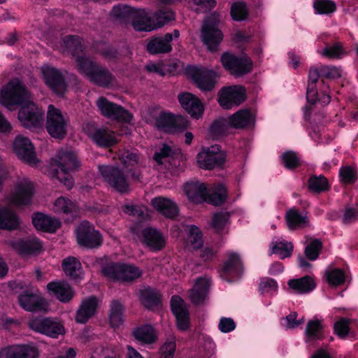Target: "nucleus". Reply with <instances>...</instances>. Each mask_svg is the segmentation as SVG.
Listing matches in <instances>:
<instances>
[{
	"mask_svg": "<svg viewBox=\"0 0 358 358\" xmlns=\"http://www.w3.org/2000/svg\"><path fill=\"white\" fill-rule=\"evenodd\" d=\"M155 126L159 131L174 134L185 130L187 127V122L171 113L162 111L155 119Z\"/></svg>",
	"mask_w": 358,
	"mask_h": 358,
	"instance_id": "6ab92c4d",
	"label": "nucleus"
},
{
	"mask_svg": "<svg viewBox=\"0 0 358 358\" xmlns=\"http://www.w3.org/2000/svg\"><path fill=\"white\" fill-rule=\"evenodd\" d=\"M220 62L224 69L235 77L248 74L253 69V62L250 57H238L229 52L221 55Z\"/></svg>",
	"mask_w": 358,
	"mask_h": 358,
	"instance_id": "9d476101",
	"label": "nucleus"
},
{
	"mask_svg": "<svg viewBox=\"0 0 358 358\" xmlns=\"http://www.w3.org/2000/svg\"><path fill=\"white\" fill-rule=\"evenodd\" d=\"M199 168L212 170L222 166L226 161V155L220 145H213L210 147H202L196 156Z\"/></svg>",
	"mask_w": 358,
	"mask_h": 358,
	"instance_id": "9b49d317",
	"label": "nucleus"
},
{
	"mask_svg": "<svg viewBox=\"0 0 358 358\" xmlns=\"http://www.w3.org/2000/svg\"><path fill=\"white\" fill-rule=\"evenodd\" d=\"M230 216L231 214L228 211H220L215 213L213 216L212 227L217 231H222L229 221Z\"/></svg>",
	"mask_w": 358,
	"mask_h": 358,
	"instance_id": "69168bd1",
	"label": "nucleus"
},
{
	"mask_svg": "<svg viewBox=\"0 0 358 358\" xmlns=\"http://www.w3.org/2000/svg\"><path fill=\"white\" fill-rule=\"evenodd\" d=\"M316 86L313 87V90H309L310 79L308 78V83L306 90L307 103L303 108V117L306 121H309L312 113V106L316 103H320L322 106L329 104L331 97L330 95V86L327 81L321 78H317Z\"/></svg>",
	"mask_w": 358,
	"mask_h": 358,
	"instance_id": "20e7f679",
	"label": "nucleus"
},
{
	"mask_svg": "<svg viewBox=\"0 0 358 358\" xmlns=\"http://www.w3.org/2000/svg\"><path fill=\"white\" fill-rule=\"evenodd\" d=\"M231 128L236 129H246L255 124V117L250 108H242L228 117Z\"/></svg>",
	"mask_w": 358,
	"mask_h": 358,
	"instance_id": "473e14b6",
	"label": "nucleus"
},
{
	"mask_svg": "<svg viewBox=\"0 0 358 358\" xmlns=\"http://www.w3.org/2000/svg\"><path fill=\"white\" fill-rule=\"evenodd\" d=\"M50 174L57 178L69 189L74 185L72 172L77 171L80 162L75 152L69 149H61L58 151L56 159L51 160Z\"/></svg>",
	"mask_w": 358,
	"mask_h": 358,
	"instance_id": "f257e3e1",
	"label": "nucleus"
},
{
	"mask_svg": "<svg viewBox=\"0 0 358 358\" xmlns=\"http://www.w3.org/2000/svg\"><path fill=\"white\" fill-rule=\"evenodd\" d=\"M339 177L342 183L353 185L357 180L356 169L351 166H343L339 170Z\"/></svg>",
	"mask_w": 358,
	"mask_h": 358,
	"instance_id": "e2e57ef3",
	"label": "nucleus"
},
{
	"mask_svg": "<svg viewBox=\"0 0 358 358\" xmlns=\"http://www.w3.org/2000/svg\"><path fill=\"white\" fill-rule=\"evenodd\" d=\"M227 197V191L222 184H218L212 193L208 190L206 203L213 206H219L225 202Z\"/></svg>",
	"mask_w": 358,
	"mask_h": 358,
	"instance_id": "864d4df0",
	"label": "nucleus"
},
{
	"mask_svg": "<svg viewBox=\"0 0 358 358\" xmlns=\"http://www.w3.org/2000/svg\"><path fill=\"white\" fill-rule=\"evenodd\" d=\"M78 244L86 249H97L103 244V236L89 221L80 222L75 230Z\"/></svg>",
	"mask_w": 358,
	"mask_h": 358,
	"instance_id": "6e6552de",
	"label": "nucleus"
},
{
	"mask_svg": "<svg viewBox=\"0 0 358 358\" xmlns=\"http://www.w3.org/2000/svg\"><path fill=\"white\" fill-rule=\"evenodd\" d=\"M247 99L245 87L241 85H231L223 87L218 93V103L224 109H231L238 106Z\"/></svg>",
	"mask_w": 358,
	"mask_h": 358,
	"instance_id": "2eb2a0df",
	"label": "nucleus"
},
{
	"mask_svg": "<svg viewBox=\"0 0 358 358\" xmlns=\"http://www.w3.org/2000/svg\"><path fill=\"white\" fill-rule=\"evenodd\" d=\"M32 224L38 230L47 233H55L60 227L61 222L55 217L41 212H35L31 216Z\"/></svg>",
	"mask_w": 358,
	"mask_h": 358,
	"instance_id": "c85d7f7f",
	"label": "nucleus"
},
{
	"mask_svg": "<svg viewBox=\"0 0 358 358\" xmlns=\"http://www.w3.org/2000/svg\"><path fill=\"white\" fill-rule=\"evenodd\" d=\"M132 234L138 236L141 242L152 252L162 250L166 245V239L158 229L147 227L140 230L138 226L131 227Z\"/></svg>",
	"mask_w": 358,
	"mask_h": 358,
	"instance_id": "ddd939ff",
	"label": "nucleus"
},
{
	"mask_svg": "<svg viewBox=\"0 0 358 358\" xmlns=\"http://www.w3.org/2000/svg\"><path fill=\"white\" fill-rule=\"evenodd\" d=\"M99 306L96 296H90L83 299L76 311V321L79 324H85L96 313Z\"/></svg>",
	"mask_w": 358,
	"mask_h": 358,
	"instance_id": "bb28decb",
	"label": "nucleus"
},
{
	"mask_svg": "<svg viewBox=\"0 0 358 358\" xmlns=\"http://www.w3.org/2000/svg\"><path fill=\"white\" fill-rule=\"evenodd\" d=\"M305 334L308 341L322 340L324 338V326L319 320L308 322Z\"/></svg>",
	"mask_w": 358,
	"mask_h": 358,
	"instance_id": "3c124183",
	"label": "nucleus"
},
{
	"mask_svg": "<svg viewBox=\"0 0 358 358\" xmlns=\"http://www.w3.org/2000/svg\"><path fill=\"white\" fill-rule=\"evenodd\" d=\"M308 77L310 79V90L316 86L317 78H321L329 83L332 80L341 77V70L334 66L319 65L313 66L309 70Z\"/></svg>",
	"mask_w": 358,
	"mask_h": 358,
	"instance_id": "b1692460",
	"label": "nucleus"
},
{
	"mask_svg": "<svg viewBox=\"0 0 358 358\" xmlns=\"http://www.w3.org/2000/svg\"><path fill=\"white\" fill-rule=\"evenodd\" d=\"M341 222L344 225H351L358 222V208L345 206L343 210Z\"/></svg>",
	"mask_w": 358,
	"mask_h": 358,
	"instance_id": "0e129e2a",
	"label": "nucleus"
},
{
	"mask_svg": "<svg viewBox=\"0 0 358 358\" xmlns=\"http://www.w3.org/2000/svg\"><path fill=\"white\" fill-rule=\"evenodd\" d=\"M61 46L71 54L74 59L75 67L76 68V61L80 57H89L85 54V45L83 39L77 35H66L62 38Z\"/></svg>",
	"mask_w": 358,
	"mask_h": 358,
	"instance_id": "cd10ccee",
	"label": "nucleus"
},
{
	"mask_svg": "<svg viewBox=\"0 0 358 358\" xmlns=\"http://www.w3.org/2000/svg\"><path fill=\"white\" fill-rule=\"evenodd\" d=\"M182 108L194 119L201 118L204 112V106L198 96L190 92H182L178 96Z\"/></svg>",
	"mask_w": 358,
	"mask_h": 358,
	"instance_id": "5701e85b",
	"label": "nucleus"
},
{
	"mask_svg": "<svg viewBox=\"0 0 358 358\" xmlns=\"http://www.w3.org/2000/svg\"><path fill=\"white\" fill-rule=\"evenodd\" d=\"M17 117L24 127L27 129L36 128L41 125L44 113L31 103L26 106H22L19 110Z\"/></svg>",
	"mask_w": 358,
	"mask_h": 358,
	"instance_id": "aec40b11",
	"label": "nucleus"
},
{
	"mask_svg": "<svg viewBox=\"0 0 358 358\" xmlns=\"http://www.w3.org/2000/svg\"><path fill=\"white\" fill-rule=\"evenodd\" d=\"M170 306L171 310L174 316L189 312L184 300L178 295L172 296Z\"/></svg>",
	"mask_w": 358,
	"mask_h": 358,
	"instance_id": "338daca9",
	"label": "nucleus"
},
{
	"mask_svg": "<svg viewBox=\"0 0 358 358\" xmlns=\"http://www.w3.org/2000/svg\"><path fill=\"white\" fill-rule=\"evenodd\" d=\"M101 272L113 281L133 282L142 275L141 269L134 264L113 262L103 266Z\"/></svg>",
	"mask_w": 358,
	"mask_h": 358,
	"instance_id": "423d86ee",
	"label": "nucleus"
},
{
	"mask_svg": "<svg viewBox=\"0 0 358 358\" xmlns=\"http://www.w3.org/2000/svg\"><path fill=\"white\" fill-rule=\"evenodd\" d=\"M136 31L150 32L155 30L152 16L145 9H136L130 22Z\"/></svg>",
	"mask_w": 358,
	"mask_h": 358,
	"instance_id": "58836bf2",
	"label": "nucleus"
},
{
	"mask_svg": "<svg viewBox=\"0 0 358 358\" xmlns=\"http://www.w3.org/2000/svg\"><path fill=\"white\" fill-rule=\"evenodd\" d=\"M29 98L27 87L18 78L10 80L0 92V102L6 107L21 106Z\"/></svg>",
	"mask_w": 358,
	"mask_h": 358,
	"instance_id": "39448f33",
	"label": "nucleus"
},
{
	"mask_svg": "<svg viewBox=\"0 0 358 358\" xmlns=\"http://www.w3.org/2000/svg\"><path fill=\"white\" fill-rule=\"evenodd\" d=\"M287 285L294 293L303 294L311 292L315 289L316 284L309 275H305L300 278L289 280Z\"/></svg>",
	"mask_w": 358,
	"mask_h": 358,
	"instance_id": "c03bdc74",
	"label": "nucleus"
},
{
	"mask_svg": "<svg viewBox=\"0 0 358 358\" xmlns=\"http://www.w3.org/2000/svg\"><path fill=\"white\" fill-rule=\"evenodd\" d=\"M124 305L119 300H113L110 305L109 321L113 328L119 327L123 323Z\"/></svg>",
	"mask_w": 358,
	"mask_h": 358,
	"instance_id": "09e8293b",
	"label": "nucleus"
},
{
	"mask_svg": "<svg viewBox=\"0 0 358 358\" xmlns=\"http://www.w3.org/2000/svg\"><path fill=\"white\" fill-rule=\"evenodd\" d=\"M151 205L165 217L174 219L179 213V208L176 202L164 196H157L152 199Z\"/></svg>",
	"mask_w": 358,
	"mask_h": 358,
	"instance_id": "2f4dec72",
	"label": "nucleus"
},
{
	"mask_svg": "<svg viewBox=\"0 0 358 358\" xmlns=\"http://www.w3.org/2000/svg\"><path fill=\"white\" fill-rule=\"evenodd\" d=\"M322 248V242L320 239L313 238L307 243L304 250V255L308 260L315 261L319 257Z\"/></svg>",
	"mask_w": 358,
	"mask_h": 358,
	"instance_id": "bf43d9fd",
	"label": "nucleus"
},
{
	"mask_svg": "<svg viewBox=\"0 0 358 358\" xmlns=\"http://www.w3.org/2000/svg\"><path fill=\"white\" fill-rule=\"evenodd\" d=\"M94 52L106 59H115L117 57V50L105 41H94L92 45Z\"/></svg>",
	"mask_w": 358,
	"mask_h": 358,
	"instance_id": "49530a36",
	"label": "nucleus"
},
{
	"mask_svg": "<svg viewBox=\"0 0 358 358\" xmlns=\"http://www.w3.org/2000/svg\"><path fill=\"white\" fill-rule=\"evenodd\" d=\"M62 268L65 274L71 279H80L82 265L80 262L74 257H68L62 261Z\"/></svg>",
	"mask_w": 358,
	"mask_h": 358,
	"instance_id": "a18cd8bd",
	"label": "nucleus"
},
{
	"mask_svg": "<svg viewBox=\"0 0 358 358\" xmlns=\"http://www.w3.org/2000/svg\"><path fill=\"white\" fill-rule=\"evenodd\" d=\"M19 216L10 208L0 205V229L14 231L20 226Z\"/></svg>",
	"mask_w": 358,
	"mask_h": 358,
	"instance_id": "4c0bfd02",
	"label": "nucleus"
},
{
	"mask_svg": "<svg viewBox=\"0 0 358 358\" xmlns=\"http://www.w3.org/2000/svg\"><path fill=\"white\" fill-rule=\"evenodd\" d=\"M20 306L29 312L42 311L45 308V301L39 293L29 290L23 291L18 296Z\"/></svg>",
	"mask_w": 358,
	"mask_h": 358,
	"instance_id": "a878e982",
	"label": "nucleus"
},
{
	"mask_svg": "<svg viewBox=\"0 0 358 358\" xmlns=\"http://www.w3.org/2000/svg\"><path fill=\"white\" fill-rule=\"evenodd\" d=\"M145 50L151 55H164L173 50L172 37L170 33L155 35L146 41Z\"/></svg>",
	"mask_w": 358,
	"mask_h": 358,
	"instance_id": "412c9836",
	"label": "nucleus"
},
{
	"mask_svg": "<svg viewBox=\"0 0 358 358\" xmlns=\"http://www.w3.org/2000/svg\"><path fill=\"white\" fill-rule=\"evenodd\" d=\"M230 126L229 124L228 119L220 117L215 119L210 124L209 132L214 138H219L226 136Z\"/></svg>",
	"mask_w": 358,
	"mask_h": 358,
	"instance_id": "6e6d98bb",
	"label": "nucleus"
},
{
	"mask_svg": "<svg viewBox=\"0 0 358 358\" xmlns=\"http://www.w3.org/2000/svg\"><path fill=\"white\" fill-rule=\"evenodd\" d=\"M132 336L141 344H152L157 340L155 329L149 324L134 328Z\"/></svg>",
	"mask_w": 358,
	"mask_h": 358,
	"instance_id": "37998d69",
	"label": "nucleus"
},
{
	"mask_svg": "<svg viewBox=\"0 0 358 358\" xmlns=\"http://www.w3.org/2000/svg\"><path fill=\"white\" fill-rule=\"evenodd\" d=\"M176 349L174 337L169 338L160 348V358H173Z\"/></svg>",
	"mask_w": 358,
	"mask_h": 358,
	"instance_id": "774afa93",
	"label": "nucleus"
},
{
	"mask_svg": "<svg viewBox=\"0 0 358 358\" xmlns=\"http://www.w3.org/2000/svg\"><path fill=\"white\" fill-rule=\"evenodd\" d=\"M210 280L206 278L197 279L189 296L194 306H201L204 303L209 292Z\"/></svg>",
	"mask_w": 358,
	"mask_h": 358,
	"instance_id": "e433bc0d",
	"label": "nucleus"
},
{
	"mask_svg": "<svg viewBox=\"0 0 358 358\" xmlns=\"http://www.w3.org/2000/svg\"><path fill=\"white\" fill-rule=\"evenodd\" d=\"M152 25L155 30L164 27L175 20L176 15L173 11L169 9H159L152 14Z\"/></svg>",
	"mask_w": 358,
	"mask_h": 358,
	"instance_id": "de8ad7c7",
	"label": "nucleus"
},
{
	"mask_svg": "<svg viewBox=\"0 0 358 358\" xmlns=\"http://www.w3.org/2000/svg\"><path fill=\"white\" fill-rule=\"evenodd\" d=\"M220 276L227 282L240 278L243 273V266L240 255L236 252L228 253L227 259L219 269Z\"/></svg>",
	"mask_w": 358,
	"mask_h": 358,
	"instance_id": "f3484780",
	"label": "nucleus"
},
{
	"mask_svg": "<svg viewBox=\"0 0 358 358\" xmlns=\"http://www.w3.org/2000/svg\"><path fill=\"white\" fill-rule=\"evenodd\" d=\"M136 8L127 5L118 4L113 7L110 15L124 23H130Z\"/></svg>",
	"mask_w": 358,
	"mask_h": 358,
	"instance_id": "8fccbe9b",
	"label": "nucleus"
},
{
	"mask_svg": "<svg viewBox=\"0 0 358 358\" xmlns=\"http://www.w3.org/2000/svg\"><path fill=\"white\" fill-rule=\"evenodd\" d=\"M138 159V155L136 153L129 150L124 151L120 156V160L122 164L126 169L127 173L130 174L131 178L135 181L139 180L141 176L139 170L136 166Z\"/></svg>",
	"mask_w": 358,
	"mask_h": 358,
	"instance_id": "79ce46f5",
	"label": "nucleus"
},
{
	"mask_svg": "<svg viewBox=\"0 0 358 358\" xmlns=\"http://www.w3.org/2000/svg\"><path fill=\"white\" fill-rule=\"evenodd\" d=\"M13 151L17 158L30 165L38 162L35 147L31 140L22 135H17L13 143Z\"/></svg>",
	"mask_w": 358,
	"mask_h": 358,
	"instance_id": "a211bd4d",
	"label": "nucleus"
},
{
	"mask_svg": "<svg viewBox=\"0 0 358 358\" xmlns=\"http://www.w3.org/2000/svg\"><path fill=\"white\" fill-rule=\"evenodd\" d=\"M139 301L147 310L154 311L162 305V296L160 292L151 287L140 290Z\"/></svg>",
	"mask_w": 358,
	"mask_h": 358,
	"instance_id": "c756f323",
	"label": "nucleus"
},
{
	"mask_svg": "<svg viewBox=\"0 0 358 358\" xmlns=\"http://www.w3.org/2000/svg\"><path fill=\"white\" fill-rule=\"evenodd\" d=\"M77 71L91 83L108 88L115 80V76L104 65L90 57H80L76 61Z\"/></svg>",
	"mask_w": 358,
	"mask_h": 358,
	"instance_id": "f03ea898",
	"label": "nucleus"
},
{
	"mask_svg": "<svg viewBox=\"0 0 358 358\" xmlns=\"http://www.w3.org/2000/svg\"><path fill=\"white\" fill-rule=\"evenodd\" d=\"M310 192L320 194L330 189L328 180L323 175L319 176L311 175L307 182Z\"/></svg>",
	"mask_w": 358,
	"mask_h": 358,
	"instance_id": "603ef678",
	"label": "nucleus"
},
{
	"mask_svg": "<svg viewBox=\"0 0 358 358\" xmlns=\"http://www.w3.org/2000/svg\"><path fill=\"white\" fill-rule=\"evenodd\" d=\"M285 221L289 230L302 229L310 227V221L306 215H303L300 211L292 208L285 214Z\"/></svg>",
	"mask_w": 358,
	"mask_h": 358,
	"instance_id": "a19ab883",
	"label": "nucleus"
},
{
	"mask_svg": "<svg viewBox=\"0 0 358 358\" xmlns=\"http://www.w3.org/2000/svg\"><path fill=\"white\" fill-rule=\"evenodd\" d=\"M326 280L331 287H338L345 282V274L341 268H333L327 271Z\"/></svg>",
	"mask_w": 358,
	"mask_h": 358,
	"instance_id": "052dcab7",
	"label": "nucleus"
},
{
	"mask_svg": "<svg viewBox=\"0 0 358 358\" xmlns=\"http://www.w3.org/2000/svg\"><path fill=\"white\" fill-rule=\"evenodd\" d=\"M99 171L104 181L117 192L127 194L129 192V180L120 169L114 166L101 165L99 166Z\"/></svg>",
	"mask_w": 358,
	"mask_h": 358,
	"instance_id": "f8f14e48",
	"label": "nucleus"
},
{
	"mask_svg": "<svg viewBox=\"0 0 358 358\" xmlns=\"http://www.w3.org/2000/svg\"><path fill=\"white\" fill-rule=\"evenodd\" d=\"M38 350L29 344L11 345L0 350V358H38Z\"/></svg>",
	"mask_w": 358,
	"mask_h": 358,
	"instance_id": "4be33fe9",
	"label": "nucleus"
},
{
	"mask_svg": "<svg viewBox=\"0 0 358 358\" xmlns=\"http://www.w3.org/2000/svg\"><path fill=\"white\" fill-rule=\"evenodd\" d=\"M208 190L206 185L199 181L187 182L184 186L188 199L196 204L206 203Z\"/></svg>",
	"mask_w": 358,
	"mask_h": 358,
	"instance_id": "7c9ffc66",
	"label": "nucleus"
},
{
	"mask_svg": "<svg viewBox=\"0 0 358 358\" xmlns=\"http://www.w3.org/2000/svg\"><path fill=\"white\" fill-rule=\"evenodd\" d=\"M231 19L236 22L245 20L249 15L247 4L244 1H235L232 3L230 8Z\"/></svg>",
	"mask_w": 358,
	"mask_h": 358,
	"instance_id": "5fc2aeb1",
	"label": "nucleus"
},
{
	"mask_svg": "<svg viewBox=\"0 0 358 358\" xmlns=\"http://www.w3.org/2000/svg\"><path fill=\"white\" fill-rule=\"evenodd\" d=\"M28 325L32 331L51 338H58L66 333L64 324L55 317H34L29 321Z\"/></svg>",
	"mask_w": 358,
	"mask_h": 358,
	"instance_id": "0eeeda50",
	"label": "nucleus"
},
{
	"mask_svg": "<svg viewBox=\"0 0 358 358\" xmlns=\"http://www.w3.org/2000/svg\"><path fill=\"white\" fill-rule=\"evenodd\" d=\"M313 7L317 15H328L336 10V4L331 0H313Z\"/></svg>",
	"mask_w": 358,
	"mask_h": 358,
	"instance_id": "4d7b16f0",
	"label": "nucleus"
},
{
	"mask_svg": "<svg viewBox=\"0 0 358 358\" xmlns=\"http://www.w3.org/2000/svg\"><path fill=\"white\" fill-rule=\"evenodd\" d=\"M187 237L191 245L194 249H199L203 245V234L196 225L191 224L187 227Z\"/></svg>",
	"mask_w": 358,
	"mask_h": 358,
	"instance_id": "680f3d73",
	"label": "nucleus"
},
{
	"mask_svg": "<svg viewBox=\"0 0 358 358\" xmlns=\"http://www.w3.org/2000/svg\"><path fill=\"white\" fill-rule=\"evenodd\" d=\"M43 73L45 85L57 95H64L67 85L62 73L55 67L47 68Z\"/></svg>",
	"mask_w": 358,
	"mask_h": 358,
	"instance_id": "393cba45",
	"label": "nucleus"
},
{
	"mask_svg": "<svg viewBox=\"0 0 358 358\" xmlns=\"http://www.w3.org/2000/svg\"><path fill=\"white\" fill-rule=\"evenodd\" d=\"M12 246L20 255L38 254L42 250L41 241L37 238L17 240Z\"/></svg>",
	"mask_w": 358,
	"mask_h": 358,
	"instance_id": "ea45409f",
	"label": "nucleus"
},
{
	"mask_svg": "<svg viewBox=\"0 0 358 358\" xmlns=\"http://www.w3.org/2000/svg\"><path fill=\"white\" fill-rule=\"evenodd\" d=\"M47 289L62 303L69 302L74 296L72 287L66 282H50L48 284Z\"/></svg>",
	"mask_w": 358,
	"mask_h": 358,
	"instance_id": "c9c22d12",
	"label": "nucleus"
},
{
	"mask_svg": "<svg viewBox=\"0 0 358 358\" xmlns=\"http://www.w3.org/2000/svg\"><path fill=\"white\" fill-rule=\"evenodd\" d=\"M188 73L194 84L205 92L213 91L220 78L219 74L214 69L203 66H190L188 68Z\"/></svg>",
	"mask_w": 358,
	"mask_h": 358,
	"instance_id": "1a4fd4ad",
	"label": "nucleus"
},
{
	"mask_svg": "<svg viewBox=\"0 0 358 358\" xmlns=\"http://www.w3.org/2000/svg\"><path fill=\"white\" fill-rule=\"evenodd\" d=\"M280 159L284 167L289 171L295 170L301 166V161L296 152L292 150L284 152Z\"/></svg>",
	"mask_w": 358,
	"mask_h": 358,
	"instance_id": "13d9d810",
	"label": "nucleus"
},
{
	"mask_svg": "<svg viewBox=\"0 0 358 358\" xmlns=\"http://www.w3.org/2000/svg\"><path fill=\"white\" fill-rule=\"evenodd\" d=\"M92 140L97 146L104 148L113 147L119 141L115 132L107 127L95 129Z\"/></svg>",
	"mask_w": 358,
	"mask_h": 358,
	"instance_id": "f704fd0d",
	"label": "nucleus"
},
{
	"mask_svg": "<svg viewBox=\"0 0 358 358\" xmlns=\"http://www.w3.org/2000/svg\"><path fill=\"white\" fill-rule=\"evenodd\" d=\"M97 106L104 117L117 122L128 123L133 118V115L129 110L120 105L108 101L106 97L101 96L98 99Z\"/></svg>",
	"mask_w": 358,
	"mask_h": 358,
	"instance_id": "dca6fc26",
	"label": "nucleus"
},
{
	"mask_svg": "<svg viewBox=\"0 0 358 358\" xmlns=\"http://www.w3.org/2000/svg\"><path fill=\"white\" fill-rule=\"evenodd\" d=\"M34 195V191L31 184H20L15 187L11 201L18 207L27 206L31 204Z\"/></svg>",
	"mask_w": 358,
	"mask_h": 358,
	"instance_id": "72a5a7b5",
	"label": "nucleus"
},
{
	"mask_svg": "<svg viewBox=\"0 0 358 358\" xmlns=\"http://www.w3.org/2000/svg\"><path fill=\"white\" fill-rule=\"evenodd\" d=\"M223 38L219 14L213 13L206 17L201 28V40L208 50L217 51Z\"/></svg>",
	"mask_w": 358,
	"mask_h": 358,
	"instance_id": "7ed1b4c3",
	"label": "nucleus"
},
{
	"mask_svg": "<svg viewBox=\"0 0 358 358\" xmlns=\"http://www.w3.org/2000/svg\"><path fill=\"white\" fill-rule=\"evenodd\" d=\"M68 121L64 118L60 110L53 105L48 106L45 128L50 136L55 139L62 140L67 134Z\"/></svg>",
	"mask_w": 358,
	"mask_h": 358,
	"instance_id": "4468645a",
	"label": "nucleus"
}]
</instances>
